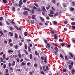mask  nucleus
Masks as SVG:
<instances>
[{
  "mask_svg": "<svg viewBox=\"0 0 75 75\" xmlns=\"http://www.w3.org/2000/svg\"><path fill=\"white\" fill-rule=\"evenodd\" d=\"M43 69L44 71H49V68H48V67L47 66L45 67V66H43Z\"/></svg>",
  "mask_w": 75,
  "mask_h": 75,
  "instance_id": "nucleus-1",
  "label": "nucleus"
},
{
  "mask_svg": "<svg viewBox=\"0 0 75 75\" xmlns=\"http://www.w3.org/2000/svg\"><path fill=\"white\" fill-rule=\"evenodd\" d=\"M23 13L25 16H27L28 15V11H24Z\"/></svg>",
  "mask_w": 75,
  "mask_h": 75,
  "instance_id": "nucleus-2",
  "label": "nucleus"
},
{
  "mask_svg": "<svg viewBox=\"0 0 75 75\" xmlns=\"http://www.w3.org/2000/svg\"><path fill=\"white\" fill-rule=\"evenodd\" d=\"M46 47L47 48L50 49V48L51 47V45H50V44L47 43V46H46Z\"/></svg>",
  "mask_w": 75,
  "mask_h": 75,
  "instance_id": "nucleus-3",
  "label": "nucleus"
},
{
  "mask_svg": "<svg viewBox=\"0 0 75 75\" xmlns=\"http://www.w3.org/2000/svg\"><path fill=\"white\" fill-rule=\"evenodd\" d=\"M23 10H27V11H31V10H30V8H28L27 7H25L23 8Z\"/></svg>",
  "mask_w": 75,
  "mask_h": 75,
  "instance_id": "nucleus-4",
  "label": "nucleus"
},
{
  "mask_svg": "<svg viewBox=\"0 0 75 75\" xmlns=\"http://www.w3.org/2000/svg\"><path fill=\"white\" fill-rule=\"evenodd\" d=\"M59 14H58V13L56 12L55 13V14L54 15V17H57L58 16H59Z\"/></svg>",
  "mask_w": 75,
  "mask_h": 75,
  "instance_id": "nucleus-5",
  "label": "nucleus"
},
{
  "mask_svg": "<svg viewBox=\"0 0 75 75\" xmlns=\"http://www.w3.org/2000/svg\"><path fill=\"white\" fill-rule=\"evenodd\" d=\"M54 50L55 51H56V52H58V51H59V50L57 47H55L54 48Z\"/></svg>",
  "mask_w": 75,
  "mask_h": 75,
  "instance_id": "nucleus-6",
  "label": "nucleus"
},
{
  "mask_svg": "<svg viewBox=\"0 0 75 75\" xmlns=\"http://www.w3.org/2000/svg\"><path fill=\"white\" fill-rule=\"evenodd\" d=\"M15 37L16 39H17V38H18V35L16 33H15Z\"/></svg>",
  "mask_w": 75,
  "mask_h": 75,
  "instance_id": "nucleus-7",
  "label": "nucleus"
},
{
  "mask_svg": "<svg viewBox=\"0 0 75 75\" xmlns=\"http://www.w3.org/2000/svg\"><path fill=\"white\" fill-rule=\"evenodd\" d=\"M75 73V71L74 69H73L71 71V74L73 75H74V74Z\"/></svg>",
  "mask_w": 75,
  "mask_h": 75,
  "instance_id": "nucleus-8",
  "label": "nucleus"
},
{
  "mask_svg": "<svg viewBox=\"0 0 75 75\" xmlns=\"http://www.w3.org/2000/svg\"><path fill=\"white\" fill-rule=\"evenodd\" d=\"M50 5L49 4H48L46 7L47 10H48L50 8Z\"/></svg>",
  "mask_w": 75,
  "mask_h": 75,
  "instance_id": "nucleus-9",
  "label": "nucleus"
},
{
  "mask_svg": "<svg viewBox=\"0 0 75 75\" xmlns=\"http://www.w3.org/2000/svg\"><path fill=\"white\" fill-rule=\"evenodd\" d=\"M69 69L70 70H71V69H72V67L71 65L70 64H69Z\"/></svg>",
  "mask_w": 75,
  "mask_h": 75,
  "instance_id": "nucleus-10",
  "label": "nucleus"
},
{
  "mask_svg": "<svg viewBox=\"0 0 75 75\" xmlns=\"http://www.w3.org/2000/svg\"><path fill=\"white\" fill-rule=\"evenodd\" d=\"M40 19L42 21V22H44V19L42 18V17H40Z\"/></svg>",
  "mask_w": 75,
  "mask_h": 75,
  "instance_id": "nucleus-11",
  "label": "nucleus"
},
{
  "mask_svg": "<svg viewBox=\"0 0 75 75\" xmlns=\"http://www.w3.org/2000/svg\"><path fill=\"white\" fill-rule=\"evenodd\" d=\"M2 58L4 60L6 59V54H3Z\"/></svg>",
  "mask_w": 75,
  "mask_h": 75,
  "instance_id": "nucleus-12",
  "label": "nucleus"
},
{
  "mask_svg": "<svg viewBox=\"0 0 75 75\" xmlns=\"http://www.w3.org/2000/svg\"><path fill=\"white\" fill-rule=\"evenodd\" d=\"M74 10V8L71 7L70 9V11H73Z\"/></svg>",
  "mask_w": 75,
  "mask_h": 75,
  "instance_id": "nucleus-13",
  "label": "nucleus"
},
{
  "mask_svg": "<svg viewBox=\"0 0 75 75\" xmlns=\"http://www.w3.org/2000/svg\"><path fill=\"white\" fill-rule=\"evenodd\" d=\"M21 65L23 66V65H26V63H24V62H22L21 63Z\"/></svg>",
  "mask_w": 75,
  "mask_h": 75,
  "instance_id": "nucleus-14",
  "label": "nucleus"
},
{
  "mask_svg": "<svg viewBox=\"0 0 75 75\" xmlns=\"http://www.w3.org/2000/svg\"><path fill=\"white\" fill-rule=\"evenodd\" d=\"M50 14H54V12L52 10H50Z\"/></svg>",
  "mask_w": 75,
  "mask_h": 75,
  "instance_id": "nucleus-15",
  "label": "nucleus"
},
{
  "mask_svg": "<svg viewBox=\"0 0 75 75\" xmlns=\"http://www.w3.org/2000/svg\"><path fill=\"white\" fill-rule=\"evenodd\" d=\"M54 39L55 40H56L57 38H58V36H57V35L56 34H55L54 35Z\"/></svg>",
  "mask_w": 75,
  "mask_h": 75,
  "instance_id": "nucleus-16",
  "label": "nucleus"
},
{
  "mask_svg": "<svg viewBox=\"0 0 75 75\" xmlns=\"http://www.w3.org/2000/svg\"><path fill=\"white\" fill-rule=\"evenodd\" d=\"M42 9L43 10V11H46V9L44 6H43L42 8Z\"/></svg>",
  "mask_w": 75,
  "mask_h": 75,
  "instance_id": "nucleus-17",
  "label": "nucleus"
},
{
  "mask_svg": "<svg viewBox=\"0 0 75 75\" xmlns=\"http://www.w3.org/2000/svg\"><path fill=\"white\" fill-rule=\"evenodd\" d=\"M24 35L25 36H27V35H28V33L27 32H24Z\"/></svg>",
  "mask_w": 75,
  "mask_h": 75,
  "instance_id": "nucleus-18",
  "label": "nucleus"
},
{
  "mask_svg": "<svg viewBox=\"0 0 75 75\" xmlns=\"http://www.w3.org/2000/svg\"><path fill=\"white\" fill-rule=\"evenodd\" d=\"M53 23L54 25H57V22L56 21H54Z\"/></svg>",
  "mask_w": 75,
  "mask_h": 75,
  "instance_id": "nucleus-19",
  "label": "nucleus"
},
{
  "mask_svg": "<svg viewBox=\"0 0 75 75\" xmlns=\"http://www.w3.org/2000/svg\"><path fill=\"white\" fill-rule=\"evenodd\" d=\"M23 51L25 52V54H26V55H28V52L26 51L25 50H24Z\"/></svg>",
  "mask_w": 75,
  "mask_h": 75,
  "instance_id": "nucleus-20",
  "label": "nucleus"
},
{
  "mask_svg": "<svg viewBox=\"0 0 75 75\" xmlns=\"http://www.w3.org/2000/svg\"><path fill=\"white\" fill-rule=\"evenodd\" d=\"M18 48V45H15V49H16V50H17V48Z\"/></svg>",
  "mask_w": 75,
  "mask_h": 75,
  "instance_id": "nucleus-21",
  "label": "nucleus"
},
{
  "mask_svg": "<svg viewBox=\"0 0 75 75\" xmlns=\"http://www.w3.org/2000/svg\"><path fill=\"white\" fill-rule=\"evenodd\" d=\"M32 19H33V20H34L35 19V15H33L32 16Z\"/></svg>",
  "mask_w": 75,
  "mask_h": 75,
  "instance_id": "nucleus-22",
  "label": "nucleus"
},
{
  "mask_svg": "<svg viewBox=\"0 0 75 75\" xmlns=\"http://www.w3.org/2000/svg\"><path fill=\"white\" fill-rule=\"evenodd\" d=\"M65 60H66V61H67V60H68V59L67 57V55H66V56H65Z\"/></svg>",
  "mask_w": 75,
  "mask_h": 75,
  "instance_id": "nucleus-23",
  "label": "nucleus"
},
{
  "mask_svg": "<svg viewBox=\"0 0 75 75\" xmlns=\"http://www.w3.org/2000/svg\"><path fill=\"white\" fill-rule=\"evenodd\" d=\"M8 53H10V52H12V53H13V51L11 50H9V51H8Z\"/></svg>",
  "mask_w": 75,
  "mask_h": 75,
  "instance_id": "nucleus-24",
  "label": "nucleus"
},
{
  "mask_svg": "<svg viewBox=\"0 0 75 75\" xmlns=\"http://www.w3.org/2000/svg\"><path fill=\"white\" fill-rule=\"evenodd\" d=\"M25 48V50H27V45L26 44H25V46H24Z\"/></svg>",
  "mask_w": 75,
  "mask_h": 75,
  "instance_id": "nucleus-25",
  "label": "nucleus"
},
{
  "mask_svg": "<svg viewBox=\"0 0 75 75\" xmlns=\"http://www.w3.org/2000/svg\"><path fill=\"white\" fill-rule=\"evenodd\" d=\"M12 10L13 11H16V8H15V7H13Z\"/></svg>",
  "mask_w": 75,
  "mask_h": 75,
  "instance_id": "nucleus-26",
  "label": "nucleus"
},
{
  "mask_svg": "<svg viewBox=\"0 0 75 75\" xmlns=\"http://www.w3.org/2000/svg\"><path fill=\"white\" fill-rule=\"evenodd\" d=\"M34 5L37 7H38V4H37L35 3L34 4Z\"/></svg>",
  "mask_w": 75,
  "mask_h": 75,
  "instance_id": "nucleus-27",
  "label": "nucleus"
},
{
  "mask_svg": "<svg viewBox=\"0 0 75 75\" xmlns=\"http://www.w3.org/2000/svg\"><path fill=\"white\" fill-rule=\"evenodd\" d=\"M30 22L31 24H34V20H31Z\"/></svg>",
  "mask_w": 75,
  "mask_h": 75,
  "instance_id": "nucleus-28",
  "label": "nucleus"
},
{
  "mask_svg": "<svg viewBox=\"0 0 75 75\" xmlns=\"http://www.w3.org/2000/svg\"><path fill=\"white\" fill-rule=\"evenodd\" d=\"M0 33L1 35L2 36H3V32H2V31H1V30H0Z\"/></svg>",
  "mask_w": 75,
  "mask_h": 75,
  "instance_id": "nucleus-29",
  "label": "nucleus"
},
{
  "mask_svg": "<svg viewBox=\"0 0 75 75\" xmlns=\"http://www.w3.org/2000/svg\"><path fill=\"white\" fill-rule=\"evenodd\" d=\"M41 74H43V75H45V73L44 72V71H40Z\"/></svg>",
  "mask_w": 75,
  "mask_h": 75,
  "instance_id": "nucleus-30",
  "label": "nucleus"
},
{
  "mask_svg": "<svg viewBox=\"0 0 75 75\" xmlns=\"http://www.w3.org/2000/svg\"><path fill=\"white\" fill-rule=\"evenodd\" d=\"M52 2L53 3H54V4H55V3H56V1L55 0H52Z\"/></svg>",
  "mask_w": 75,
  "mask_h": 75,
  "instance_id": "nucleus-31",
  "label": "nucleus"
},
{
  "mask_svg": "<svg viewBox=\"0 0 75 75\" xmlns=\"http://www.w3.org/2000/svg\"><path fill=\"white\" fill-rule=\"evenodd\" d=\"M30 59H33V56H32V54H30Z\"/></svg>",
  "mask_w": 75,
  "mask_h": 75,
  "instance_id": "nucleus-32",
  "label": "nucleus"
},
{
  "mask_svg": "<svg viewBox=\"0 0 75 75\" xmlns=\"http://www.w3.org/2000/svg\"><path fill=\"white\" fill-rule=\"evenodd\" d=\"M11 65L12 66H14V65H15V61H13V63L11 64Z\"/></svg>",
  "mask_w": 75,
  "mask_h": 75,
  "instance_id": "nucleus-33",
  "label": "nucleus"
},
{
  "mask_svg": "<svg viewBox=\"0 0 75 75\" xmlns=\"http://www.w3.org/2000/svg\"><path fill=\"white\" fill-rule=\"evenodd\" d=\"M18 56L20 58H21V54L20 53H19L18 54Z\"/></svg>",
  "mask_w": 75,
  "mask_h": 75,
  "instance_id": "nucleus-34",
  "label": "nucleus"
},
{
  "mask_svg": "<svg viewBox=\"0 0 75 75\" xmlns=\"http://www.w3.org/2000/svg\"><path fill=\"white\" fill-rule=\"evenodd\" d=\"M62 71L64 72H67V70L65 69H63L62 70Z\"/></svg>",
  "mask_w": 75,
  "mask_h": 75,
  "instance_id": "nucleus-35",
  "label": "nucleus"
},
{
  "mask_svg": "<svg viewBox=\"0 0 75 75\" xmlns=\"http://www.w3.org/2000/svg\"><path fill=\"white\" fill-rule=\"evenodd\" d=\"M60 57L61 58H62V59H64V57H63V56L62 54H60Z\"/></svg>",
  "mask_w": 75,
  "mask_h": 75,
  "instance_id": "nucleus-36",
  "label": "nucleus"
},
{
  "mask_svg": "<svg viewBox=\"0 0 75 75\" xmlns=\"http://www.w3.org/2000/svg\"><path fill=\"white\" fill-rule=\"evenodd\" d=\"M9 70H10V71H13V69L12 67H10L9 68Z\"/></svg>",
  "mask_w": 75,
  "mask_h": 75,
  "instance_id": "nucleus-37",
  "label": "nucleus"
},
{
  "mask_svg": "<svg viewBox=\"0 0 75 75\" xmlns=\"http://www.w3.org/2000/svg\"><path fill=\"white\" fill-rule=\"evenodd\" d=\"M31 13L32 14H33L34 13V9H33L31 11Z\"/></svg>",
  "mask_w": 75,
  "mask_h": 75,
  "instance_id": "nucleus-38",
  "label": "nucleus"
},
{
  "mask_svg": "<svg viewBox=\"0 0 75 75\" xmlns=\"http://www.w3.org/2000/svg\"><path fill=\"white\" fill-rule=\"evenodd\" d=\"M14 27L16 28V30H19V29H18V27L16 25H15Z\"/></svg>",
  "mask_w": 75,
  "mask_h": 75,
  "instance_id": "nucleus-39",
  "label": "nucleus"
},
{
  "mask_svg": "<svg viewBox=\"0 0 75 75\" xmlns=\"http://www.w3.org/2000/svg\"><path fill=\"white\" fill-rule=\"evenodd\" d=\"M28 51L29 52H31V48L29 47H28Z\"/></svg>",
  "mask_w": 75,
  "mask_h": 75,
  "instance_id": "nucleus-40",
  "label": "nucleus"
},
{
  "mask_svg": "<svg viewBox=\"0 0 75 75\" xmlns=\"http://www.w3.org/2000/svg\"><path fill=\"white\" fill-rule=\"evenodd\" d=\"M6 64H4L3 66V68L4 69H5L6 68Z\"/></svg>",
  "mask_w": 75,
  "mask_h": 75,
  "instance_id": "nucleus-41",
  "label": "nucleus"
},
{
  "mask_svg": "<svg viewBox=\"0 0 75 75\" xmlns=\"http://www.w3.org/2000/svg\"><path fill=\"white\" fill-rule=\"evenodd\" d=\"M6 23H7V24L8 25H10V23H9V22H8V21H6Z\"/></svg>",
  "mask_w": 75,
  "mask_h": 75,
  "instance_id": "nucleus-42",
  "label": "nucleus"
},
{
  "mask_svg": "<svg viewBox=\"0 0 75 75\" xmlns=\"http://www.w3.org/2000/svg\"><path fill=\"white\" fill-rule=\"evenodd\" d=\"M14 5L15 6H18V4L17 3H15L14 4Z\"/></svg>",
  "mask_w": 75,
  "mask_h": 75,
  "instance_id": "nucleus-43",
  "label": "nucleus"
},
{
  "mask_svg": "<svg viewBox=\"0 0 75 75\" xmlns=\"http://www.w3.org/2000/svg\"><path fill=\"white\" fill-rule=\"evenodd\" d=\"M33 9H34V10H36V9H37V8L35 6H34L33 7Z\"/></svg>",
  "mask_w": 75,
  "mask_h": 75,
  "instance_id": "nucleus-44",
  "label": "nucleus"
},
{
  "mask_svg": "<svg viewBox=\"0 0 75 75\" xmlns=\"http://www.w3.org/2000/svg\"><path fill=\"white\" fill-rule=\"evenodd\" d=\"M11 41H12L10 39L9 40V41H8V44H10V42H11Z\"/></svg>",
  "mask_w": 75,
  "mask_h": 75,
  "instance_id": "nucleus-45",
  "label": "nucleus"
},
{
  "mask_svg": "<svg viewBox=\"0 0 75 75\" xmlns=\"http://www.w3.org/2000/svg\"><path fill=\"white\" fill-rule=\"evenodd\" d=\"M3 17L1 16L0 17V20L1 21V20H3Z\"/></svg>",
  "mask_w": 75,
  "mask_h": 75,
  "instance_id": "nucleus-46",
  "label": "nucleus"
},
{
  "mask_svg": "<svg viewBox=\"0 0 75 75\" xmlns=\"http://www.w3.org/2000/svg\"><path fill=\"white\" fill-rule=\"evenodd\" d=\"M44 42H45V43H47L48 42V41H47V40L46 39H44Z\"/></svg>",
  "mask_w": 75,
  "mask_h": 75,
  "instance_id": "nucleus-47",
  "label": "nucleus"
},
{
  "mask_svg": "<svg viewBox=\"0 0 75 75\" xmlns=\"http://www.w3.org/2000/svg\"><path fill=\"white\" fill-rule=\"evenodd\" d=\"M8 69H6V74H8Z\"/></svg>",
  "mask_w": 75,
  "mask_h": 75,
  "instance_id": "nucleus-48",
  "label": "nucleus"
},
{
  "mask_svg": "<svg viewBox=\"0 0 75 75\" xmlns=\"http://www.w3.org/2000/svg\"><path fill=\"white\" fill-rule=\"evenodd\" d=\"M25 59V61H30V60H29V59H27V58L26 57Z\"/></svg>",
  "mask_w": 75,
  "mask_h": 75,
  "instance_id": "nucleus-49",
  "label": "nucleus"
},
{
  "mask_svg": "<svg viewBox=\"0 0 75 75\" xmlns=\"http://www.w3.org/2000/svg\"><path fill=\"white\" fill-rule=\"evenodd\" d=\"M54 54L55 55H57V54H58V53L57 52H56L55 51H54Z\"/></svg>",
  "mask_w": 75,
  "mask_h": 75,
  "instance_id": "nucleus-50",
  "label": "nucleus"
},
{
  "mask_svg": "<svg viewBox=\"0 0 75 75\" xmlns=\"http://www.w3.org/2000/svg\"><path fill=\"white\" fill-rule=\"evenodd\" d=\"M3 2H4V3H7V0H3Z\"/></svg>",
  "mask_w": 75,
  "mask_h": 75,
  "instance_id": "nucleus-51",
  "label": "nucleus"
},
{
  "mask_svg": "<svg viewBox=\"0 0 75 75\" xmlns=\"http://www.w3.org/2000/svg\"><path fill=\"white\" fill-rule=\"evenodd\" d=\"M18 44L20 46H21V45H23V43H22V42H20L18 43Z\"/></svg>",
  "mask_w": 75,
  "mask_h": 75,
  "instance_id": "nucleus-52",
  "label": "nucleus"
},
{
  "mask_svg": "<svg viewBox=\"0 0 75 75\" xmlns=\"http://www.w3.org/2000/svg\"><path fill=\"white\" fill-rule=\"evenodd\" d=\"M59 42H63V41L61 39H59Z\"/></svg>",
  "mask_w": 75,
  "mask_h": 75,
  "instance_id": "nucleus-53",
  "label": "nucleus"
},
{
  "mask_svg": "<svg viewBox=\"0 0 75 75\" xmlns=\"http://www.w3.org/2000/svg\"><path fill=\"white\" fill-rule=\"evenodd\" d=\"M61 45L62 47H63V46H64V45H65V43H61Z\"/></svg>",
  "mask_w": 75,
  "mask_h": 75,
  "instance_id": "nucleus-54",
  "label": "nucleus"
},
{
  "mask_svg": "<svg viewBox=\"0 0 75 75\" xmlns=\"http://www.w3.org/2000/svg\"><path fill=\"white\" fill-rule=\"evenodd\" d=\"M69 55L72 58H73V55L72 54V53H70Z\"/></svg>",
  "mask_w": 75,
  "mask_h": 75,
  "instance_id": "nucleus-55",
  "label": "nucleus"
},
{
  "mask_svg": "<svg viewBox=\"0 0 75 75\" xmlns=\"http://www.w3.org/2000/svg\"><path fill=\"white\" fill-rule=\"evenodd\" d=\"M71 25H75V22L71 23Z\"/></svg>",
  "mask_w": 75,
  "mask_h": 75,
  "instance_id": "nucleus-56",
  "label": "nucleus"
},
{
  "mask_svg": "<svg viewBox=\"0 0 75 75\" xmlns=\"http://www.w3.org/2000/svg\"><path fill=\"white\" fill-rule=\"evenodd\" d=\"M51 33H52V34H55V32H54V31L52 30L51 31Z\"/></svg>",
  "mask_w": 75,
  "mask_h": 75,
  "instance_id": "nucleus-57",
  "label": "nucleus"
},
{
  "mask_svg": "<svg viewBox=\"0 0 75 75\" xmlns=\"http://www.w3.org/2000/svg\"><path fill=\"white\" fill-rule=\"evenodd\" d=\"M35 54L36 55H38V53L36 51L35 52Z\"/></svg>",
  "mask_w": 75,
  "mask_h": 75,
  "instance_id": "nucleus-58",
  "label": "nucleus"
},
{
  "mask_svg": "<svg viewBox=\"0 0 75 75\" xmlns=\"http://www.w3.org/2000/svg\"><path fill=\"white\" fill-rule=\"evenodd\" d=\"M72 29H74V30H75V26H72Z\"/></svg>",
  "mask_w": 75,
  "mask_h": 75,
  "instance_id": "nucleus-59",
  "label": "nucleus"
},
{
  "mask_svg": "<svg viewBox=\"0 0 75 75\" xmlns=\"http://www.w3.org/2000/svg\"><path fill=\"white\" fill-rule=\"evenodd\" d=\"M40 58L42 61L44 60V57H41Z\"/></svg>",
  "mask_w": 75,
  "mask_h": 75,
  "instance_id": "nucleus-60",
  "label": "nucleus"
},
{
  "mask_svg": "<svg viewBox=\"0 0 75 75\" xmlns=\"http://www.w3.org/2000/svg\"><path fill=\"white\" fill-rule=\"evenodd\" d=\"M13 45V43H11L9 45V46L11 47H12Z\"/></svg>",
  "mask_w": 75,
  "mask_h": 75,
  "instance_id": "nucleus-61",
  "label": "nucleus"
},
{
  "mask_svg": "<svg viewBox=\"0 0 75 75\" xmlns=\"http://www.w3.org/2000/svg\"><path fill=\"white\" fill-rule=\"evenodd\" d=\"M49 16L50 17H53V15H52L51 14H49Z\"/></svg>",
  "mask_w": 75,
  "mask_h": 75,
  "instance_id": "nucleus-62",
  "label": "nucleus"
},
{
  "mask_svg": "<svg viewBox=\"0 0 75 75\" xmlns=\"http://www.w3.org/2000/svg\"><path fill=\"white\" fill-rule=\"evenodd\" d=\"M30 64V62H28L27 63V65L28 66V67H29V65Z\"/></svg>",
  "mask_w": 75,
  "mask_h": 75,
  "instance_id": "nucleus-63",
  "label": "nucleus"
},
{
  "mask_svg": "<svg viewBox=\"0 0 75 75\" xmlns=\"http://www.w3.org/2000/svg\"><path fill=\"white\" fill-rule=\"evenodd\" d=\"M29 74H30V75H33V74H32V72H31V71H30L29 72Z\"/></svg>",
  "mask_w": 75,
  "mask_h": 75,
  "instance_id": "nucleus-64",
  "label": "nucleus"
}]
</instances>
